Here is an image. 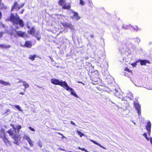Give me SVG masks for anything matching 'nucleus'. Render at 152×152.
<instances>
[{
    "label": "nucleus",
    "instance_id": "nucleus-1",
    "mask_svg": "<svg viewBox=\"0 0 152 152\" xmlns=\"http://www.w3.org/2000/svg\"><path fill=\"white\" fill-rule=\"evenodd\" d=\"M10 20L15 25L18 24L21 27L24 26V23L23 20L20 18L17 13L15 15L12 13L10 17Z\"/></svg>",
    "mask_w": 152,
    "mask_h": 152
},
{
    "label": "nucleus",
    "instance_id": "nucleus-2",
    "mask_svg": "<svg viewBox=\"0 0 152 152\" xmlns=\"http://www.w3.org/2000/svg\"><path fill=\"white\" fill-rule=\"evenodd\" d=\"M0 137L2 139L6 145L9 146L10 145V142L6 137L5 132L2 129H1L0 131Z\"/></svg>",
    "mask_w": 152,
    "mask_h": 152
},
{
    "label": "nucleus",
    "instance_id": "nucleus-3",
    "mask_svg": "<svg viewBox=\"0 0 152 152\" xmlns=\"http://www.w3.org/2000/svg\"><path fill=\"white\" fill-rule=\"evenodd\" d=\"M13 129L8 130L7 132L15 140L18 136L19 133L17 131L16 129L13 125H12Z\"/></svg>",
    "mask_w": 152,
    "mask_h": 152
},
{
    "label": "nucleus",
    "instance_id": "nucleus-4",
    "mask_svg": "<svg viewBox=\"0 0 152 152\" xmlns=\"http://www.w3.org/2000/svg\"><path fill=\"white\" fill-rule=\"evenodd\" d=\"M51 82L53 84L56 85H59L65 88L67 83L65 81H62L61 80L60 81L56 79H53L51 80Z\"/></svg>",
    "mask_w": 152,
    "mask_h": 152
},
{
    "label": "nucleus",
    "instance_id": "nucleus-5",
    "mask_svg": "<svg viewBox=\"0 0 152 152\" xmlns=\"http://www.w3.org/2000/svg\"><path fill=\"white\" fill-rule=\"evenodd\" d=\"M134 105L136 110L137 111V113L139 115H140L141 114V111L140 105L137 102H134Z\"/></svg>",
    "mask_w": 152,
    "mask_h": 152
},
{
    "label": "nucleus",
    "instance_id": "nucleus-6",
    "mask_svg": "<svg viewBox=\"0 0 152 152\" xmlns=\"http://www.w3.org/2000/svg\"><path fill=\"white\" fill-rule=\"evenodd\" d=\"M65 88L68 91H70L71 92V94L74 96L75 97H77V94L74 92L73 89L70 88L67 84Z\"/></svg>",
    "mask_w": 152,
    "mask_h": 152
},
{
    "label": "nucleus",
    "instance_id": "nucleus-7",
    "mask_svg": "<svg viewBox=\"0 0 152 152\" xmlns=\"http://www.w3.org/2000/svg\"><path fill=\"white\" fill-rule=\"evenodd\" d=\"M63 26L65 27H68L72 30H74V29L73 26L72 25L71 23H69L68 24L65 23L63 24Z\"/></svg>",
    "mask_w": 152,
    "mask_h": 152
},
{
    "label": "nucleus",
    "instance_id": "nucleus-8",
    "mask_svg": "<svg viewBox=\"0 0 152 152\" xmlns=\"http://www.w3.org/2000/svg\"><path fill=\"white\" fill-rule=\"evenodd\" d=\"M35 30L34 27H32L29 31H28L29 34L32 35V36H35Z\"/></svg>",
    "mask_w": 152,
    "mask_h": 152
},
{
    "label": "nucleus",
    "instance_id": "nucleus-9",
    "mask_svg": "<svg viewBox=\"0 0 152 152\" xmlns=\"http://www.w3.org/2000/svg\"><path fill=\"white\" fill-rule=\"evenodd\" d=\"M151 124L150 121L148 122L147 126H146V129L148 131V133L150 135L151 133Z\"/></svg>",
    "mask_w": 152,
    "mask_h": 152
},
{
    "label": "nucleus",
    "instance_id": "nucleus-10",
    "mask_svg": "<svg viewBox=\"0 0 152 152\" xmlns=\"http://www.w3.org/2000/svg\"><path fill=\"white\" fill-rule=\"evenodd\" d=\"M74 15L73 16V18H75L76 20H78L80 18V17H79L78 13L75 12H73Z\"/></svg>",
    "mask_w": 152,
    "mask_h": 152
},
{
    "label": "nucleus",
    "instance_id": "nucleus-11",
    "mask_svg": "<svg viewBox=\"0 0 152 152\" xmlns=\"http://www.w3.org/2000/svg\"><path fill=\"white\" fill-rule=\"evenodd\" d=\"M0 84H1L3 85L4 86H10L11 85L10 83L9 82H5L2 80H0Z\"/></svg>",
    "mask_w": 152,
    "mask_h": 152
},
{
    "label": "nucleus",
    "instance_id": "nucleus-12",
    "mask_svg": "<svg viewBox=\"0 0 152 152\" xmlns=\"http://www.w3.org/2000/svg\"><path fill=\"white\" fill-rule=\"evenodd\" d=\"M16 32L17 34L21 37H23L24 36L25 34V32H23L20 31H16Z\"/></svg>",
    "mask_w": 152,
    "mask_h": 152
},
{
    "label": "nucleus",
    "instance_id": "nucleus-13",
    "mask_svg": "<svg viewBox=\"0 0 152 152\" xmlns=\"http://www.w3.org/2000/svg\"><path fill=\"white\" fill-rule=\"evenodd\" d=\"M139 62H140L141 65H145L147 63H149V61L146 60H140Z\"/></svg>",
    "mask_w": 152,
    "mask_h": 152
},
{
    "label": "nucleus",
    "instance_id": "nucleus-14",
    "mask_svg": "<svg viewBox=\"0 0 152 152\" xmlns=\"http://www.w3.org/2000/svg\"><path fill=\"white\" fill-rule=\"evenodd\" d=\"M24 46L26 47L30 48L32 46L31 42L29 41H26L25 43Z\"/></svg>",
    "mask_w": 152,
    "mask_h": 152
},
{
    "label": "nucleus",
    "instance_id": "nucleus-15",
    "mask_svg": "<svg viewBox=\"0 0 152 152\" xmlns=\"http://www.w3.org/2000/svg\"><path fill=\"white\" fill-rule=\"evenodd\" d=\"M90 140L92 142H93L94 144H96V145L99 146L100 147L103 148V149H106V148H105L102 145H100L99 143L96 142L95 141H94V140Z\"/></svg>",
    "mask_w": 152,
    "mask_h": 152
},
{
    "label": "nucleus",
    "instance_id": "nucleus-16",
    "mask_svg": "<svg viewBox=\"0 0 152 152\" xmlns=\"http://www.w3.org/2000/svg\"><path fill=\"white\" fill-rule=\"evenodd\" d=\"M18 3L17 2H14V5L12 8L11 11H12L14 9H15L17 11V9H18Z\"/></svg>",
    "mask_w": 152,
    "mask_h": 152
},
{
    "label": "nucleus",
    "instance_id": "nucleus-17",
    "mask_svg": "<svg viewBox=\"0 0 152 152\" xmlns=\"http://www.w3.org/2000/svg\"><path fill=\"white\" fill-rule=\"evenodd\" d=\"M11 47L10 45H6L5 44L0 45V48H10Z\"/></svg>",
    "mask_w": 152,
    "mask_h": 152
},
{
    "label": "nucleus",
    "instance_id": "nucleus-18",
    "mask_svg": "<svg viewBox=\"0 0 152 152\" xmlns=\"http://www.w3.org/2000/svg\"><path fill=\"white\" fill-rule=\"evenodd\" d=\"M7 8V6L3 3H0V9L1 10L6 9Z\"/></svg>",
    "mask_w": 152,
    "mask_h": 152
},
{
    "label": "nucleus",
    "instance_id": "nucleus-19",
    "mask_svg": "<svg viewBox=\"0 0 152 152\" xmlns=\"http://www.w3.org/2000/svg\"><path fill=\"white\" fill-rule=\"evenodd\" d=\"M10 110L9 109H7L5 110L4 112L3 113V115H7L10 113Z\"/></svg>",
    "mask_w": 152,
    "mask_h": 152
},
{
    "label": "nucleus",
    "instance_id": "nucleus-20",
    "mask_svg": "<svg viewBox=\"0 0 152 152\" xmlns=\"http://www.w3.org/2000/svg\"><path fill=\"white\" fill-rule=\"evenodd\" d=\"M23 138L26 140L28 141V142H29L31 140V139L28 136L26 135H24L23 137Z\"/></svg>",
    "mask_w": 152,
    "mask_h": 152
},
{
    "label": "nucleus",
    "instance_id": "nucleus-21",
    "mask_svg": "<svg viewBox=\"0 0 152 152\" xmlns=\"http://www.w3.org/2000/svg\"><path fill=\"white\" fill-rule=\"evenodd\" d=\"M63 8L64 9L69 10L70 8V6L69 4L67 5V4H65L63 6Z\"/></svg>",
    "mask_w": 152,
    "mask_h": 152
},
{
    "label": "nucleus",
    "instance_id": "nucleus-22",
    "mask_svg": "<svg viewBox=\"0 0 152 152\" xmlns=\"http://www.w3.org/2000/svg\"><path fill=\"white\" fill-rule=\"evenodd\" d=\"M65 4V0H60L59 1V4L62 7Z\"/></svg>",
    "mask_w": 152,
    "mask_h": 152
},
{
    "label": "nucleus",
    "instance_id": "nucleus-23",
    "mask_svg": "<svg viewBox=\"0 0 152 152\" xmlns=\"http://www.w3.org/2000/svg\"><path fill=\"white\" fill-rule=\"evenodd\" d=\"M22 83H23V86H25V88H27L29 87V85L26 83V82L24 81H22Z\"/></svg>",
    "mask_w": 152,
    "mask_h": 152
},
{
    "label": "nucleus",
    "instance_id": "nucleus-24",
    "mask_svg": "<svg viewBox=\"0 0 152 152\" xmlns=\"http://www.w3.org/2000/svg\"><path fill=\"white\" fill-rule=\"evenodd\" d=\"M115 96H116L117 97H118V98H119L120 99L121 98V100L122 101H125V98L123 97H121V94L120 95H118V94L115 93Z\"/></svg>",
    "mask_w": 152,
    "mask_h": 152
},
{
    "label": "nucleus",
    "instance_id": "nucleus-25",
    "mask_svg": "<svg viewBox=\"0 0 152 152\" xmlns=\"http://www.w3.org/2000/svg\"><path fill=\"white\" fill-rule=\"evenodd\" d=\"M14 106L15 107L17 108L18 110L21 112L23 111L21 109L19 105H14Z\"/></svg>",
    "mask_w": 152,
    "mask_h": 152
},
{
    "label": "nucleus",
    "instance_id": "nucleus-26",
    "mask_svg": "<svg viewBox=\"0 0 152 152\" xmlns=\"http://www.w3.org/2000/svg\"><path fill=\"white\" fill-rule=\"evenodd\" d=\"M77 132L78 133V135L80 137H81L83 136H84V134L80 132L77 131Z\"/></svg>",
    "mask_w": 152,
    "mask_h": 152
},
{
    "label": "nucleus",
    "instance_id": "nucleus-27",
    "mask_svg": "<svg viewBox=\"0 0 152 152\" xmlns=\"http://www.w3.org/2000/svg\"><path fill=\"white\" fill-rule=\"evenodd\" d=\"M35 55H30V57L29 58L31 60H32V61H33L34 60V58H35Z\"/></svg>",
    "mask_w": 152,
    "mask_h": 152
},
{
    "label": "nucleus",
    "instance_id": "nucleus-28",
    "mask_svg": "<svg viewBox=\"0 0 152 152\" xmlns=\"http://www.w3.org/2000/svg\"><path fill=\"white\" fill-rule=\"evenodd\" d=\"M21 128V126L20 125H18L17 126L16 129L17 132L19 133V130Z\"/></svg>",
    "mask_w": 152,
    "mask_h": 152
},
{
    "label": "nucleus",
    "instance_id": "nucleus-29",
    "mask_svg": "<svg viewBox=\"0 0 152 152\" xmlns=\"http://www.w3.org/2000/svg\"><path fill=\"white\" fill-rule=\"evenodd\" d=\"M80 4L82 5H84L85 4V3L83 0H80Z\"/></svg>",
    "mask_w": 152,
    "mask_h": 152
},
{
    "label": "nucleus",
    "instance_id": "nucleus-30",
    "mask_svg": "<svg viewBox=\"0 0 152 152\" xmlns=\"http://www.w3.org/2000/svg\"><path fill=\"white\" fill-rule=\"evenodd\" d=\"M78 148L80 150H81L82 151H85L86 152H89L88 151H87V150H86L85 148H82L80 147H78Z\"/></svg>",
    "mask_w": 152,
    "mask_h": 152
},
{
    "label": "nucleus",
    "instance_id": "nucleus-31",
    "mask_svg": "<svg viewBox=\"0 0 152 152\" xmlns=\"http://www.w3.org/2000/svg\"><path fill=\"white\" fill-rule=\"evenodd\" d=\"M28 143L31 147H32L33 146V141L32 140L28 142Z\"/></svg>",
    "mask_w": 152,
    "mask_h": 152
},
{
    "label": "nucleus",
    "instance_id": "nucleus-32",
    "mask_svg": "<svg viewBox=\"0 0 152 152\" xmlns=\"http://www.w3.org/2000/svg\"><path fill=\"white\" fill-rule=\"evenodd\" d=\"M38 145L39 146L40 148H41L42 146V143L41 142L39 141L37 143Z\"/></svg>",
    "mask_w": 152,
    "mask_h": 152
},
{
    "label": "nucleus",
    "instance_id": "nucleus-33",
    "mask_svg": "<svg viewBox=\"0 0 152 152\" xmlns=\"http://www.w3.org/2000/svg\"><path fill=\"white\" fill-rule=\"evenodd\" d=\"M115 93L117 94H118V95H120L121 94H118V90L117 89H115Z\"/></svg>",
    "mask_w": 152,
    "mask_h": 152
},
{
    "label": "nucleus",
    "instance_id": "nucleus-34",
    "mask_svg": "<svg viewBox=\"0 0 152 152\" xmlns=\"http://www.w3.org/2000/svg\"><path fill=\"white\" fill-rule=\"evenodd\" d=\"M29 129L31 131H35V129H34V128H32L31 127V126H29V127H28Z\"/></svg>",
    "mask_w": 152,
    "mask_h": 152
},
{
    "label": "nucleus",
    "instance_id": "nucleus-35",
    "mask_svg": "<svg viewBox=\"0 0 152 152\" xmlns=\"http://www.w3.org/2000/svg\"><path fill=\"white\" fill-rule=\"evenodd\" d=\"M101 61V58L100 57H99L97 58V62L99 63Z\"/></svg>",
    "mask_w": 152,
    "mask_h": 152
},
{
    "label": "nucleus",
    "instance_id": "nucleus-36",
    "mask_svg": "<svg viewBox=\"0 0 152 152\" xmlns=\"http://www.w3.org/2000/svg\"><path fill=\"white\" fill-rule=\"evenodd\" d=\"M125 70L127 71L128 72H132L129 69L127 68H126L125 69Z\"/></svg>",
    "mask_w": 152,
    "mask_h": 152
},
{
    "label": "nucleus",
    "instance_id": "nucleus-37",
    "mask_svg": "<svg viewBox=\"0 0 152 152\" xmlns=\"http://www.w3.org/2000/svg\"><path fill=\"white\" fill-rule=\"evenodd\" d=\"M143 136H144V137H145L146 138V139L147 140H148V139H148V138H147V134H146V133H145V134H143Z\"/></svg>",
    "mask_w": 152,
    "mask_h": 152
},
{
    "label": "nucleus",
    "instance_id": "nucleus-38",
    "mask_svg": "<svg viewBox=\"0 0 152 152\" xmlns=\"http://www.w3.org/2000/svg\"><path fill=\"white\" fill-rule=\"evenodd\" d=\"M70 122H71V123L73 125H74L75 126H76V125L75 124V123L73 121H71Z\"/></svg>",
    "mask_w": 152,
    "mask_h": 152
},
{
    "label": "nucleus",
    "instance_id": "nucleus-39",
    "mask_svg": "<svg viewBox=\"0 0 152 152\" xmlns=\"http://www.w3.org/2000/svg\"><path fill=\"white\" fill-rule=\"evenodd\" d=\"M131 64L132 65L133 67H134L136 66V63H134V64Z\"/></svg>",
    "mask_w": 152,
    "mask_h": 152
},
{
    "label": "nucleus",
    "instance_id": "nucleus-40",
    "mask_svg": "<svg viewBox=\"0 0 152 152\" xmlns=\"http://www.w3.org/2000/svg\"><path fill=\"white\" fill-rule=\"evenodd\" d=\"M58 134H60L64 138H66L64 136H63L62 134H61V133H58Z\"/></svg>",
    "mask_w": 152,
    "mask_h": 152
},
{
    "label": "nucleus",
    "instance_id": "nucleus-41",
    "mask_svg": "<svg viewBox=\"0 0 152 152\" xmlns=\"http://www.w3.org/2000/svg\"><path fill=\"white\" fill-rule=\"evenodd\" d=\"M21 8V7H20V6L18 5V9H17V11L19 10Z\"/></svg>",
    "mask_w": 152,
    "mask_h": 152
},
{
    "label": "nucleus",
    "instance_id": "nucleus-42",
    "mask_svg": "<svg viewBox=\"0 0 152 152\" xmlns=\"http://www.w3.org/2000/svg\"><path fill=\"white\" fill-rule=\"evenodd\" d=\"M3 35V33L1 32H0V37H1Z\"/></svg>",
    "mask_w": 152,
    "mask_h": 152
},
{
    "label": "nucleus",
    "instance_id": "nucleus-43",
    "mask_svg": "<svg viewBox=\"0 0 152 152\" xmlns=\"http://www.w3.org/2000/svg\"><path fill=\"white\" fill-rule=\"evenodd\" d=\"M137 42L138 43L139 42H140V40L139 39H137Z\"/></svg>",
    "mask_w": 152,
    "mask_h": 152
},
{
    "label": "nucleus",
    "instance_id": "nucleus-44",
    "mask_svg": "<svg viewBox=\"0 0 152 152\" xmlns=\"http://www.w3.org/2000/svg\"><path fill=\"white\" fill-rule=\"evenodd\" d=\"M78 83H82L83 84V85H84V84L83 83H82V82H81V81H78Z\"/></svg>",
    "mask_w": 152,
    "mask_h": 152
},
{
    "label": "nucleus",
    "instance_id": "nucleus-45",
    "mask_svg": "<svg viewBox=\"0 0 152 152\" xmlns=\"http://www.w3.org/2000/svg\"><path fill=\"white\" fill-rule=\"evenodd\" d=\"M2 17V13L1 12H0V19Z\"/></svg>",
    "mask_w": 152,
    "mask_h": 152
},
{
    "label": "nucleus",
    "instance_id": "nucleus-46",
    "mask_svg": "<svg viewBox=\"0 0 152 152\" xmlns=\"http://www.w3.org/2000/svg\"><path fill=\"white\" fill-rule=\"evenodd\" d=\"M24 5V4H21V5H20V7H22Z\"/></svg>",
    "mask_w": 152,
    "mask_h": 152
},
{
    "label": "nucleus",
    "instance_id": "nucleus-47",
    "mask_svg": "<svg viewBox=\"0 0 152 152\" xmlns=\"http://www.w3.org/2000/svg\"><path fill=\"white\" fill-rule=\"evenodd\" d=\"M59 149H60V150H61V151H65V150L64 149H62V148H60Z\"/></svg>",
    "mask_w": 152,
    "mask_h": 152
},
{
    "label": "nucleus",
    "instance_id": "nucleus-48",
    "mask_svg": "<svg viewBox=\"0 0 152 152\" xmlns=\"http://www.w3.org/2000/svg\"><path fill=\"white\" fill-rule=\"evenodd\" d=\"M90 36L92 38H93L94 37V36L92 34Z\"/></svg>",
    "mask_w": 152,
    "mask_h": 152
},
{
    "label": "nucleus",
    "instance_id": "nucleus-49",
    "mask_svg": "<svg viewBox=\"0 0 152 152\" xmlns=\"http://www.w3.org/2000/svg\"><path fill=\"white\" fill-rule=\"evenodd\" d=\"M24 11V10L23 9V10H22L21 12V13L22 14L23 12Z\"/></svg>",
    "mask_w": 152,
    "mask_h": 152
},
{
    "label": "nucleus",
    "instance_id": "nucleus-50",
    "mask_svg": "<svg viewBox=\"0 0 152 152\" xmlns=\"http://www.w3.org/2000/svg\"><path fill=\"white\" fill-rule=\"evenodd\" d=\"M40 39V37H37V39L38 40H39Z\"/></svg>",
    "mask_w": 152,
    "mask_h": 152
},
{
    "label": "nucleus",
    "instance_id": "nucleus-51",
    "mask_svg": "<svg viewBox=\"0 0 152 152\" xmlns=\"http://www.w3.org/2000/svg\"><path fill=\"white\" fill-rule=\"evenodd\" d=\"M20 94H22V95H23L24 94V93H22V92H20Z\"/></svg>",
    "mask_w": 152,
    "mask_h": 152
},
{
    "label": "nucleus",
    "instance_id": "nucleus-52",
    "mask_svg": "<svg viewBox=\"0 0 152 152\" xmlns=\"http://www.w3.org/2000/svg\"><path fill=\"white\" fill-rule=\"evenodd\" d=\"M23 81L22 80H20V81H19L18 82L20 83L22 82V81Z\"/></svg>",
    "mask_w": 152,
    "mask_h": 152
},
{
    "label": "nucleus",
    "instance_id": "nucleus-53",
    "mask_svg": "<svg viewBox=\"0 0 152 152\" xmlns=\"http://www.w3.org/2000/svg\"><path fill=\"white\" fill-rule=\"evenodd\" d=\"M27 27H28V28L29 29V28H30V27H29V26H27Z\"/></svg>",
    "mask_w": 152,
    "mask_h": 152
},
{
    "label": "nucleus",
    "instance_id": "nucleus-54",
    "mask_svg": "<svg viewBox=\"0 0 152 152\" xmlns=\"http://www.w3.org/2000/svg\"><path fill=\"white\" fill-rule=\"evenodd\" d=\"M99 53H100L101 52V51H99Z\"/></svg>",
    "mask_w": 152,
    "mask_h": 152
},
{
    "label": "nucleus",
    "instance_id": "nucleus-55",
    "mask_svg": "<svg viewBox=\"0 0 152 152\" xmlns=\"http://www.w3.org/2000/svg\"><path fill=\"white\" fill-rule=\"evenodd\" d=\"M14 36L15 37H16V35L15 34H14Z\"/></svg>",
    "mask_w": 152,
    "mask_h": 152
},
{
    "label": "nucleus",
    "instance_id": "nucleus-56",
    "mask_svg": "<svg viewBox=\"0 0 152 152\" xmlns=\"http://www.w3.org/2000/svg\"><path fill=\"white\" fill-rule=\"evenodd\" d=\"M111 102H112V103H113V104H115V103H114V102H112L111 101Z\"/></svg>",
    "mask_w": 152,
    "mask_h": 152
},
{
    "label": "nucleus",
    "instance_id": "nucleus-57",
    "mask_svg": "<svg viewBox=\"0 0 152 152\" xmlns=\"http://www.w3.org/2000/svg\"><path fill=\"white\" fill-rule=\"evenodd\" d=\"M2 0H0V3H1V1Z\"/></svg>",
    "mask_w": 152,
    "mask_h": 152
},
{
    "label": "nucleus",
    "instance_id": "nucleus-58",
    "mask_svg": "<svg viewBox=\"0 0 152 152\" xmlns=\"http://www.w3.org/2000/svg\"><path fill=\"white\" fill-rule=\"evenodd\" d=\"M68 152H72V151H68Z\"/></svg>",
    "mask_w": 152,
    "mask_h": 152
},
{
    "label": "nucleus",
    "instance_id": "nucleus-59",
    "mask_svg": "<svg viewBox=\"0 0 152 152\" xmlns=\"http://www.w3.org/2000/svg\"><path fill=\"white\" fill-rule=\"evenodd\" d=\"M16 28H18V27H16Z\"/></svg>",
    "mask_w": 152,
    "mask_h": 152
},
{
    "label": "nucleus",
    "instance_id": "nucleus-60",
    "mask_svg": "<svg viewBox=\"0 0 152 152\" xmlns=\"http://www.w3.org/2000/svg\"><path fill=\"white\" fill-rule=\"evenodd\" d=\"M134 124H135V123L134 122Z\"/></svg>",
    "mask_w": 152,
    "mask_h": 152
},
{
    "label": "nucleus",
    "instance_id": "nucleus-61",
    "mask_svg": "<svg viewBox=\"0 0 152 152\" xmlns=\"http://www.w3.org/2000/svg\"><path fill=\"white\" fill-rule=\"evenodd\" d=\"M2 26H3V27H4V25H2Z\"/></svg>",
    "mask_w": 152,
    "mask_h": 152
},
{
    "label": "nucleus",
    "instance_id": "nucleus-62",
    "mask_svg": "<svg viewBox=\"0 0 152 152\" xmlns=\"http://www.w3.org/2000/svg\"><path fill=\"white\" fill-rule=\"evenodd\" d=\"M1 106V104H0V106Z\"/></svg>",
    "mask_w": 152,
    "mask_h": 152
}]
</instances>
